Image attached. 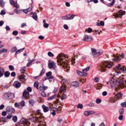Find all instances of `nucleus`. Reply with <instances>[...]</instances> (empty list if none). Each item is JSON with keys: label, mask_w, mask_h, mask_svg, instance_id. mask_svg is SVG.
I'll return each mask as SVG.
<instances>
[{"label": "nucleus", "mask_w": 126, "mask_h": 126, "mask_svg": "<svg viewBox=\"0 0 126 126\" xmlns=\"http://www.w3.org/2000/svg\"><path fill=\"white\" fill-rule=\"evenodd\" d=\"M20 106V109L22 108L25 105V102L24 101H22L21 102L19 103Z\"/></svg>", "instance_id": "obj_23"}, {"label": "nucleus", "mask_w": 126, "mask_h": 126, "mask_svg": "<svg viewBox=\"0 0 126 126\" xmlns=\"http://www.w3.org/2000/svg\"><path fill=\"white\" fill-rule=\"evenodd\" d=\"M113 63L111 62L105 61L102 63L100 66V70L102 72H104L107 69H110L112 67Z\"/></svg>", "instance_id": "obj_1"}, {"label": "nucleus", "mask_w": 126, "mask_h": 126, "mask_svg": "<svg viewBox=\"0 0 126 126\" xmlns=\"http://www.w3.org/2000/svg\"><path fill=\"white\" fill-rule=\"evenodd\" d=\"M2 115L3 116H5L7 115V113L6 111H3L2 112Z\"/></svg>", "instance_id": "obj_63"}, {"label": "nucleus", "mask_w": 126, "mask_h": 126, "mask_svg": "<svg viewBox=\"0 0 126 126\" xmlns=\"http://www.w3.org/2000/svg\"><path fill=\"white\" fill-rule=\"evenodd\" d=\"M12 114H9L6 117L7 119H10L12 118L13 116V115Z\"/></svg>", "instance_id": "obj_52"}, {"label": "nucleus", "mask_w": 126, "mask_h": 126, "mask_svg": "<svg viewBox=\"0 0 126 126\" xmlns=\"http://www.w3.org/2000/svg\"><path fill=\"white\" fill-rule=\"evenodd\" d=\"M17 117L16 115L13 116L12 118V120L14 122H16L17 121Z\"/></svg>", "instance_id": "obj_36"}, {"label": "nucleus", "mask_w": 126, "mask_h": 126, "mask_svg": "<svg viewBox=\"0 0 126 126\" xmlns=\"http://www.w3.org/2000/svg\"><path fill=\"white\" fill-rule=\"evenodd\" d=\"M42 86H40L39 87V90L40 91H44L45 90L47 89L48 87L45 86L44 84H42Z\"/></svg>", "instance_id": "obj_12"}, {"label": "nucleus", "mask_w": 126, "mask_h": 126, "mask_svg": "<svg viewBox=\"0 0 126 126\" xmlns=\"http://www.w3.org/2000/svg\"><path fill=\"white\" fill-rule=\"evenodd\" d=\"M96 89L97 90H99L101 88L102 86V84L101 83H98L96 84Z\"/></svg>", "instance_id": "obj_25"}, {"label": "nucleus", "mask_w": 126, "mask_h": 126, "mask_svg": "<svg viewBox=\"0 0 126 126\" xmlns=\"http://www.w3.org/2000/svg\"><path fill=\"white\" fill-rule=\"evenodd\" d=\"M48 55L49 57H53L54 54L50 51H49L48 52Z\"/></svg>", "instance_id": "obj_51"}, {"label": "nucleus", "mask_w": 126, "mask_h": 126, "mask_svg": "<svg viewBox=\"0 0 126 126\" xmlns=\"http://www.w3.org/2000/svg\"><path fill=\"white\" fill-rule=\"evenodd\" d=\"M65 58V56L64 54L62 53L59 54L57 57V62L58 63V64L59 65H62L63 63H65L66 62H64V61L62 62V63L61 61H62Z\"/></svg>", "instance_id": "obj_2"}, {"label": "nucleus", "mask_w": 126, "mask_h": 126, "mask_svg": "<svg viewBox=\"0 0 126 126\" xmlns=\"http://www.w3.org/2000/svg\"><path fill=\"white\" fill-rule=\"evenodd\" d=\"M77 74L81 76H82V72L80 71L79 70H77Z\"/></svg>", "instance_id": "obj_48"}, {"label": "nucleus", "mask_w": 126, "mask_h": 126, "mask_svg": "<svg viewBox=\"0 0 126 126\" xmlns=\"http://www.w3.org/2000/svg\"><path fill=\"white\" fill-rule=\"evenodd\" d=\"M25 69L26 67H22L21 68L20 71L21 72H23L25 70Z\"/></svg>", "instance_id": "obj_62"}, {"label": "nucleus", "mask_w": 126, "mask_h": 126, "mask_svg": "<svg viewBox=\"0 0 126 126\" xmlns=\"http://www.w3.org/2000/svg\"><path fill=\"white\" fill-rule=\"evenodd\" d=\"M77 107L78 108H79L80 109H82L83 108V105L81 104H79L77 105Z\"/></svg>", "instance_id": "obj_43"}, {"label": "nucleus", "mask_w": 126, "mask_h": 126, "mask_svg": "<svg viewBox=\"0 0 126 126\" xmlns=\"http://www.w3.org/2000/svg\"><path fill=\"white\" fill-rule=\"evenodd\" d=\"M71 85L74 87H77L79 86V83L78 82L76 81L72 82Z\"/></svg>", "instance_id": "obj_16"}, {"label": "nucleus", "mask_w": 126, "mask_h": 126, "mask_svg": "<svg viewBox=\"0 0 126 126\" xmlns=\"http://www.w3.org/2000/svg\"><path fill=\"white\" fill-rule=\"evenodd\" d=\"M25 77V75L23 74L21 75L19 78V80L20 81H22L24 79Z\"/></svg>", "instance_id": "obj_26"}, {"label": "nucleus", "mask_w": 126, "mask_h": 126, "mask_svg": "<svg viewBox=\"0 0 126 126\" xmlns=\"http://www.w3.org/2000/svg\"><path fill=\"white\" fill-rule=\"evenodd\" d=\"M96 25L98 26H104V22L103 21H100V23L98 22H96Z\"/></svg>", "instance_id": "obj_22"}, {"label": "nucleus", "mask_w": 126, "mask_h": 126, "mask_svg": "<svg viewBox=\"0 0 126 126\" xmlns=\"http://www.w3.org/2000/svg\"><path fill=\"white\" fill-rule=\"evenodd\" d=\"M83 40L84 41H86L88 42L90 41L91 40V39L90 38V36L87 35H85L84 36Z\"/></svg>", "instance_id": "obj_17"}, {"label": "nucleus", "mask_w": 126, "mask_h": 126, "mask_svg": "<svg viewBox=\"0 0 126 126\" xmlns=\"http://www.w3.org/2000/svg\"><path fill=\"white\" fill-rule=\"evenodd\" d=\"M20 124L23 125H25L27 124V122L25 119L22 118L21 119L20 121Z\"/></svg>", "instance_id": "obj_24"}, {"label": "nucleus", "mask_w": 126, "mask_h": 126, "mask_svg": "<svg viewBox=\"0 0 126 126\" xmlns=\"http://www.w3.org/2000/svg\"><path fill=\"white\" fill-rule=\"evenodd\" d=\"M42 108L43 109L44 112H48L49 110V108L44 105H42Z\"/></svg>", "instance_id": "obj_18"}, {"label": "nucleus", "mask_w": 126, "mask_h": 126, "mask_svg": "<svg viewBox=\"0 0 126 126\" xmlns=\"http://www.w3.org/2000/svg\"><path fill=\"white\" fill-rule=\"evenodd\" d=\"M27 90L28 91V92H32V88L30 87H28L27 88Z\"/></svg>", "instance_id": "obj_60"}, {"label": "nucleus", "mask_w": 126, "mask_h": 126, "mask_svg": "<svg viewBox=\"0 0 126 126\" xmlns=\"http://www.w3.org/2000/svg\"><path fill=\"white\" fill-rule=\"evenodd\" d=\"M57 96V95L56 94H55L54 95L52 96L48 97L47 98V100H52L54 99Z\"/></svg>", "instance_id": "obj_29"}, {"label": "nucleus", "mask_w": 126, "mask_h": 126, "mask_svg": "<svg viewBox=\"0 0 126 126\" xmlns=\"http://www.w3.org/2000/svg\"><path fill=\"white\" fill-rule=\"evenodd\" d=\"M42 92L41 93V94L43 97H45L46 96V95L44 91H42Z\"/></svg>", "instance_id": "obj_61"}, {"label": "nucleus", "mask_w": 126, "mask_h": 126, "mask_svg": "<svg viewBox=\"0 0 126 126\" xmlns=\"http://www.w3.org/2000/svg\"><path fill=\"white\" fill-rule=\"evenodd\" d=\"M48 66L49 68L51 69L53 67V64L51 62L49 63H48Z\"/></svg>", "instance_id": "obj_38"}, {"label": "nucleus", "mask_w": 126, "mask_h": 126, "mask_svg": "<svg viewBox=\"0 0 126 126\" xmlns=\"http://www.w3.org/2000/svg\"><path fill=\"white\" fill-rule=\"evenodd\" d=\"M92 31V29L90 28H89L87 29H86L85 31L86 32L87 31L89 33H91Z\"/></svg>", "instance_id": "obj_39"}, {"label": "nucleus", "mask_w": 126, "mask_h": 126, "mask_svg": "<svg viewBox=\"0 0 126 126\" xmlns=\"http://www.w3.org/2000/svg\"><path fill=\"white\" fill-rule=\"evenodd\" d=\"M1 120L4 122H6L7 121V119L6 117H3L0 118V121Z\"/></svg>", "instance_id": "obj_31"}, {"label": "nucleus", "mask_w": 126, "mask_h": 126, "mask_svg": "<svg viewBox=\"0 0 126 126\" xmlns=\"http://www.w3.org/2000/svg\"><path fill=\"white\" fill-rule=\"evenodd\" d=\"M7 50L5 48H2V50H0V53H1L3 52H6L7 51Z\"/></svg>", "instance_id": "obj_37"}, {"label": "nucleus", "mask_w": 126, "mask_h": 126, "mask_svg": "<svg viewBox=\"0 0 126 126\" xmlns=\"http://www.w3.org/2000/svg\"><path fill=\"white\" fill-rule=\"evenodd\" d=\"M4 72V70L3 68H0V78L3 76Z\"/></svg>", "instance_id": "obj_27"}, {"label": "nucleus", "mask_w": 126, "mask_h": 126, "mask_svg": "<svg viewBox=\"0 0 126 126\" xmlns=\"http://www.w3.org/2000/svg\"><path fill=\"white\" fill-rule=\"evenodd\" d=\"M100 79L99 77H95V82H98L99 81Z\"/></svg>", "instance_id": "obj_54"}, {"label": "nucleus", "mask_w": 126, "mask_h": 126, "mask_svg": "<svg viewBox=\"0 0 126 126\" xmlns=\"http://www.w3.org/2000/svg\"><path fill=\"white\" fill-rule=\"evenodd\" d=\"M124 81L122 79H121L118 81V83L119 84V85H120V86L122 88H123V87H122V86H124Z\"/></svg>", "instance_id": "obj_20"}, {"label": "nucleus", "mask_w": 126, "mask_h": 126, "mask_svg": "<svg viewBox=\"0 0 126 126\" xmlns=\"http://www.w3.org/2000/svg\"><path fill=\"white\" fill-rule=\"evenodd\" d=\"M15 106L16 107H18L20 109V106L19 103H16L15 104Z\"/></svg>", "instance_id": "obj_55"}, {"label": "nucleus", "mask_w": 126, "mask_h": 126, "mask_svg": "<svg viewBox=\"0 0 126 126\" xmlns=\"http://www.w3.org/2000/svg\"><path fill=\"white\" fill-rule=\"evenodd\" d=\"M82 72L83 74L82 76L85 77L87 75V72L84 71H83V70H82Z\"/></svg>", "instance_id": "obj_47"}, {"label": "nucleus", "mask_w": 126, "mask_h": 126, "mask_svg": "<svg viewBox=\"0 0 126 126\" xmlns=\"http://www.w3.org/2000/svg\"><path fill=\"white\" fill-rule=\"evenodd\" d=\"M11 76L13 77H14L16 75V74L15 72H12L11 74Z\"/></svg>", "instance_id": "obj_64"}, {"label": "nucleus", "mask_w": 126, "mask_h": 126, "mask_svg": "<svg viewBox=\"0 0 126 126\" xmlns=\"http://www.w3.org/2000/svg\"><path fill=\"white\" fill-rule=\"evenodd\" d=\"M103 53L102 50L101 49H95V58L98 57L101 55Z\"/></svg>", "instance_id": "obj_9"}, {"label": "nucleus", "mask_w": 126, "mask_h": 126, "mask_svg": "<svg viewBox=\"0 0 126 126\" xmlns=\"http://www.w3.org/2000/svg\"><path fill=\"white\" fill-rule=\"evenodd\" d=\"M20 11L21 10H18L17 8H16L14 10V12H16L17 14H19L20 13L19 11Z\"/></svg>", "instance_id": "obj_53"}, {"label": "nucleus", "mask_w": 126, "mask_h": 126, "mask_svg": "<svg viewBox=\"0 0 126 126\" xmlns=\"http://www.w3.org/2000/svg\"><path fill=\"white\" fill-rule=\"evenodd\" d=\"M6 110L9 114H12L14 113L15 112V109L12 107L8 106L6 108Z\"/></svg>", "instance_id": "obj_7"}, {"label": "nucleus", "mask_w": 126, "mask_h": 126, "mask_svg": "<svg viewBox=\"0 0 126 126\" xmlns=\"http://www.w3.org/2000/svg\"><path fill=\"white\" fill-rule=\"evenodd\" d=\"M75 15H71L70 14H67V15L63 16L62 18L63 20H69L73 19Z\"/></svg>", "instance_id": "obj_5"}, {"label": "nucleus", "mask_w": 126, "mask_h": 126, "mask_svg": "<svg viewBox=\"0 0 126 126\" xmlns=\"http://www.w3.org/2000/svg\"><path fill=\"white\" fill-rule=\"evenodd\" d=\"M118 14L115 13L113 15V16L116 18L118 17H121L123 15H124L126 13L125 11L122 10H120L118 12Z\"/></svg>", "instance_id": "obj_6"}, {"label": "nucleus", "mask_w": 126, "mask_h": 126, "mask_svg": "<svg viewBox=\"0 0 126 126\" xmlns=\"http://www.w3.org/2000/svg\"><path fill=\"white\" fill-rule=\"evenodd\" d=\"M114 58L112 59L113 61L115 62H118L121 60L120 57L117 55L113 54Z\"/></svg>", "instance_id": "obj_10"}, {"label": "nucleus", "mask_w": 126, "mask_h": 126, "mask_svg": "<svg viewBox=\"0 0 126 126\" xmlns=\"http://www.w3.org/2000/svg\"><path fill=\"white\" fill-rule=\"evenodd\" d=\"M6 13V12L4 10H2L1 11L0 14L1 15H4Z\"/></svg>", "instance_id": "obj_56"}, {"label": "nucleus", "mask_w": 126, "mask_h": 126, "mask_svg": "<svg viewBox=\"0 0 126 126\" xmlns=\"http://www.w3.org/2000/svg\"><path fill=\"white\" fill-rule=\"evenodd\" d=\"M32 17L35 20H36L37 19V17L36 12H34L33 13Z\"/></svg>", "instance_id": "obj_28"}, {"label": "nucleus", "mask_w": 126, "mask_h": 126, "mask_svg": "<svg viewBox=\"0 0 126 126\" xmlns=\"http://www.w3.org/2000/svg\"><path fill=\"white\" fill-rule=\"evenodd\" d=\"M90 67L89 66H88L87 67V68L83 69V71H85L86 72L88 71L89 69H90Z\"/></svg>", "instance_id": "obj_59"}, {"label": "nucleus", "mask_w": 126, "mask_h": 126, "mask_svg": "<svg viewBox=\"0 0 126 126\" xmlns=\"http://www.w3.org/2000/svg\"><path fill=\"white\" fill-rule=\"evenodd\" d=\"M52 74V73L51 71H49L46 74V76L47 77H49Z\"/></svg>", "instance_id": "obj_42"}, {"label": "nucleus", "mask_w": 126, "mask_h": 126, "mask_svg": "<svg viewBox=\"0 0 126 126\" xmlns=\"http://www.w3.org/2000/svg\"><path fill=\"white\" fill-rule=\"evenodd\" d=\"M119 113L120 114H122L124 112V109L123 108L121 109L119 111Z\"/></svg>", "instance_id": "obj_57"}, {"label": "nucleus", "mask_w": 126, "mask_h": 126, "mask_svg": "<svg viewBox=\"0 0 126 126\" xmlns=\"http://www.w3.org/2000/svg\"><path fill=\"white\" fill-rule=\"evenodd\" d=\"M14 94L9 92L5 93L3 95V98L6 99H10L13 98L14 97Z\"/></svg>", "instance_id": "obj_3"}, {"label": "nucleus", "mask_w": 126, "mask_h": 126, "mask_svg": "<svg viewBox=\"0 0 126 126\" xmlns=\"http://www.w3.org/2000/svg\"><path fill=\"white\" fill-rule=\"evenodd\" d=\"M10 75V72L9 71H6L4 73V76L5 77H9Z\"/></svg>", "instance_id": "obj_30"}, {"label": "nucleus", "mask_w": 126, "mask_h": 126, "mask_svg": "<svg viewBox=\"0 0 126 126\" xmlns=\"http://www.w3.org/2000/svg\"><path fill=\"white\" fill-rule=\"evenodd\" d=\"M101 102V100L100 98H98L96 99V102L97 104H99Z\"/></svg>", "instance_id": "obj_45"}, {"label": "nucleus", "mask_w": 126, "mask_h": 126, "mask_svg": "<svg viewBox=\"0 0 126 126\" xmlns=\"http://www.w3.org/2000/svg\"><path fill=\"white\" fill-rule=\"evenodd\" d=\"M21 84L18 81H15L13 84V85L16 88H18L20 87Z\"/></svg>", "instance_id": "obj_11"}, {"label": "nucleus", "mask_w": 126, "mask_h": 126, "mask_svg": "<svg viewBox=\"0 0 126 126\" xmlns=\"http://www.w3.org/2000/svg\"><path fill=\"white\" fill-rule=\"evenodd\" d=\"M125 67L124 65L121 66L120 64H119L115 66V70L118 73L124 72L126 71Z\"/></svg>", "instance_id": "obj_4"}, {"label": "nucleus", "mask_w": 126, "mask_h": 126, "mask_svg": "<svg viewBox=\"0 0 126 126\" xmlns=\"http://www.w3.org/2000/svg\"><path fill=\"white\" fill-rule=\"evenodd\" d=\"M38 84L39 83L38 81H35L34 83V87H35L37 89H39Z\"/></svg>", "instance_id": "obj_32"}, {"label": "nucleus", "mask_w": 126, "mask_h": 126, "mask_svg": "<svg viewBox=\"0 0 126 126\" xmlns=\"http://www.w3.org/2000/svg\"><path fill=\"white\" fill-rule=\"evenodd\" d=\"M122 93L120 92H119L116 95V96L118 98H120L122 96Z\"/></svg>", "instance_id": "obj_41"}, {"label": "nucleus", "mask_w": 126, "mask_h": 126, "mask_svg": "<svg viewBox=\"0 0 126 126\" xmlns=\"http://www.w3.org/2000/svg\"><path fill=\"white\" fill-rule=\"evenodd\" d=\"M9 68L10 70L11 71H14L15 69L14 68L13 65H9Z\"/></svg>", "instance_id": "obj_40"}, {"label": "nucleus", "mask_w": 126, "mask_h": 126, "mask_svg": "<svg viewBox=\"0 0 126 126\" xmlns=\"http://www.w3.org/2000/svg\"><path fill=\"white\" fill-rule=\"evenodd\" d=\"M117 81H116L114 78H111L110 80V85L111 87L115 86L117 84Z\"/></svg>", "instance_id": "obj_8"}, {"label": "nucleus", "mask_w": 126, "mask_h": 126, "mask_svg": "<svg viewBox=\"0 0 126 126\" xmlns=\"http://www.w3.org/2000/svg\"><path fill=\"white\" fill-rule=\"evenodd\" d=\"M94 112V111L90 110L85 111L84 113L85 115L87 116L93 114Z\"/></svg>", "instance_id": "obj_13"}, {"label": "nucleus", "mask_w": 126, "mask_h": 126, "mask_svg": "<svg viewBox=\"0 0 126 126\" xmlns=\"http://www.w3.org/2000/svg\"><path fill=\"white\" fill-rule=\"evenodd\" d=\"M18 33V32L17 31H15L13 32L12 34L13 35L16 36L17 35Z\"/></svg>", "instance_id": "obj_50"}, {"label": "nucleus", "mask_w": 126, "mask_h": 126, "mask_svg": "<svg viewBox=\"0 0 126 126\" xmlns=\"http://www.w3.org/2000/svg\"><path fill=\"white\" fill-rule=\"evenodd\" d=\"M42 118L41 116H36V118L34 117H31L30 118V120L32 121H34L35 120L39 121V119Z\"/></svg>", "instance_id": "obj_14"}, {"label": "nucleus", "mask_w": 126, "mask_h": 126, "mask_svg": "<svg viewBox=\"0 0 126 126\" xmlns=\"http://www.w3.org/2000/svg\"><path fill=\"white\" fill-rule=\"evenodd\" d=\"M66 96V95L65 94H64V93H63L62 95V97L61 98V99L62 100H63L64 99H65Z\"/></svg>", "instance_id": "obj_46"}, {"label": "nucleus", "mask_w": 126, "mask_h": 126, "mask_svg": "<svg viewBox=\"0 0 126 126\" xmlns=\"http://www.w3.org/2000/svg\"><path fill=\"white\" fill-rule=\"evenodd\" d=\"M121 105L122 107H126V101H125L124 102L122 103L121 104Z\"/></svg>", "instance_id": "obj_49"}, {"label": "nucleus", "mask_w": 126, "mask_h": 126, "mask_svg": "<svg viewBox=\"0 0 126 126\" xmlns=\"http://www.w3.org/2000/svg\"><path fill=\"white\" fill-rule=\"evenodd\" d=\"M60 93L63 92L64 93L66 92V86H61L60 88Z\"/></svg>", "instance_id": "obj_15"}, {"label": "nucleus", "mask_w": 126, "mask_h": 126, "mask_svg": "<svg viewBox=\"0 0 126 126\" xmlns=\"http://www.w3.org/2000/svg\"><path fill=\"white\" fill-rule=\"evenodd\" d=\"M25 49V48L24 47L22 48L21 49H20L16 51V52L15 54V55L16 57V54H19L22 52Z\"/></svg>", "instance_id": "obj_21"}, {"label": "nucleus", "mask_w": 126, "mask_h": 126, "mask_svg": "<svg viewBox=\"0 0 126 126\" xmlns=\"http://www.w3.org/2000/svg\"><path fill=\"white\" fill-rule=\"evenodd\" d=\"M45 72V70L43 68L41 71L39 75V76H42L44 74Z\"/></svg>", "instance_id": "obj_44"}, {"label": "nucleus", "mask_w": 126, "mask_h": 126, "mask_svg": "<svg viewBox=\"0 0 126 126\" xmlns=\"http://www.w3.org/2000/svg\"><path fill=\"white\" fill-rule=\"evenodd\" d=\"M34 101L32 99H30L29 100V103L30 104H32V106H33V105L34 103Z\"/></svg>", "instance_id": "obj_35"}, {"label": "nucleus", "mask_w": 126, "mask_h": 126, "mask_svg": "<svg viewBox=\"0 0 126 126\" xmlns=\"http://www.w3.org/2000/svg\"><path fill=\"white\" fill-rule=\"evenodd\" d=\"M5 3L3 0H0V6L2 8L4 6Z\"/></svg>", "instance_id": "obj_33"}, {"label": "nucleus", "mask_w": 126, "mask_h": 126, "mask_svg": "<svg viewBox=\"0 0 126 126\" xmlns=\"http://www.w3.org/2000/svg\"><path fill=\"white\" fill-rule=\"evenodd\" d=\"M17 48L16 47H12L11 49V51L12 53H14L16 51Z\"/></svg>", "instance_id": "obj_34"}, {"label": "nucleus", "mask_w": 126, "mask_h": 126, "mask_svg": "<svg viewBox=\"0 0 126 126\" xmlns=\"http://www.w3.org/2000/svg\"><path fill=\"white\" fill-rule=\"evenodd\" d=\"M49 26V24L47 23H44V27L46 28H47Z\"/></svg>", "instance_id": "obj_58"}, {"label": "nucleus", "mask_w": 126, "mask_h": 126, "mask_svg": "<svg viewBox=\"0 0 126 126\" xmlns=\"http://www.w3.org/2000/svg\"><path fill=\"white\" fill-rule=\"evenodd\" d=\"M29 92L27 91L26 90H25L23 93V96L24 97H26L29 95Z\"/></svg>", "instance_id": "obj_19"}]
</instances>
